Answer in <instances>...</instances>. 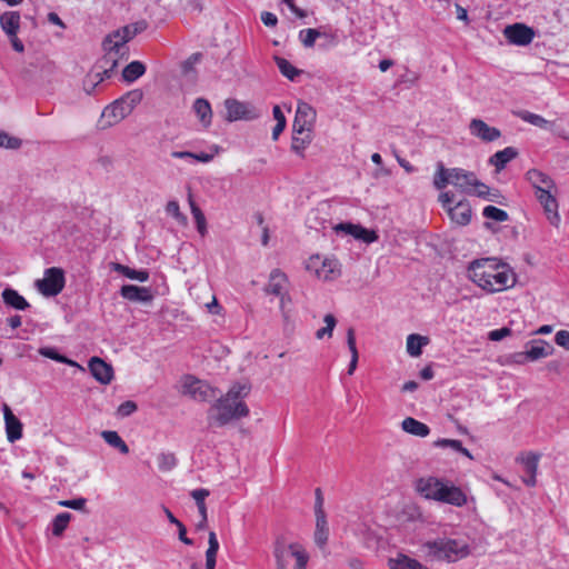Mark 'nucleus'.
<instances>
[{"instance_id":"nucleus-1","label":"nucleus","mask_w":569,"mask_h":569,"mask_svg":"<svg viewBox=\"0 0 569 569\" xmlns=\"http://www.w3.org/2000/svg\"><path fill=\"white\" fill-rule=\"evenodd\" d=\"M468 277L487 292H499L516 283V274L511 268L496 258H482L470 262Z\"/></svg>"},{"instance_id":"nucleus-2","label":"nucleus","mask_w":569,"mask_h":569,"mask_svg":"<svg viewBox=\"0 0 569 569\" xmlns=\"http://www.w3.org/2000/svg\"><path fill=\"white\" fill-rule=\"evenodd\" d=\"M249 389L243 385H234L229 391L220 397L208 411L210 426L222 427L234 419L249 415V408L243 402Z\"/></svg>"},{"instance_id":"nucleus-3","label":"nucleus","mask_w":569,"mask_h":569,"mask_svg":"<svg viewBox=\"0 0 569 569\" xmlns=\"http://www.w3.org/2000/svg\"><path fill=\"white\" fill-rule=\"evenodd\" d=\"M415 488L421 497L428 500L455 507H463L468 501L467 495L461 488L455 486L449 480L433 476L419 478L416 481Z\"/></svg>"},{"instance_id":"nucleus-4","label":"nucleus","mask_w":569,"mask_h":569,"mask_svg":"<svg viewBox=\"0 0 569 569\" xmlns=\"http://www.w3.org/2000/svg\"><path fill=\"white\" fill-rule=\"evenodd\" d=\"M272 553L277 569H289L292 560V569H306L309 561V555L300 543H288L283 537L276 539Z\"/></svg>"},{"instance_id":"nucleus-5","label":"nucleus","mask_w":569,"mask_h":569,"mask_svg":"<svg viewBox=\"0 0 569 569\" xmlns=\"http://www.w3.org/2000/svg\"><path fill=\"white\" fill-rule=\"evenodd\" d=\"M426 557L430 560L456 561L469 553L468 545L457 539H437L422 545Z\"/></svg>"},{"instance_id":"nucleus-6","label":"nucleus","mask_w":569,"mask_h":569,"mask_svg":"<svg viewBox=\"0 0 569 569\" xmlns=\"http://www.w3.org/2000/svg\"><path fill=\"white\" fill-rule=\"evenodd\" d=\"M476 177L471 171L461 168L447 169L442 162H439L433 176V186L436 189L442 190L450 183L459 191L470 193L472 184L476 183Z\"/></svg>"},{"instance_id":"nucleus-7","label":"nucleus","mask_w":569,"mask_h":569,"mask_svg":"<svg viewBox=\"0 0 569 569\" xmlns=\"http://www.w3.org/2000/svg\"><path fill=\"white\" fill-rule=\"evenodd\" d=\"M66 278L61 268L51 267L44 270L43 278L36 281V288L44 297H54L64 288Z\"/></svg>"},{"instance_id":"nucleus-8","label":"nucleus","mask_w":569,"mask_h":569,"mask_svg":"<svg viewBox=\"0 0 569 569\" xmlns=\"http://www.w3.org/2000/svg\"><path fill=\"white\" fill-rule=\"evenodd\" d=\"M224 108L227 111L226 120L234 122L239 120L251 121L261 116V112L250 102L239 101L237 99H226Z\"/></svg>"},{"instance_id":"nucleus-9","label":"nucleus","mask_w":569,"mask_h":569,"mask_svg":"<svg viewBox=\"0 0 569 569\" xmlns=\"http://www.w3.org/2000/svg\"><path fill=\"white\" fill-rule=\"evenodd\" d=\"M316 110L307 102L299 101L292 124L295 134H311L316 122Z\"/></svg>"},{"instance_id":"nucleus-10","label":"nucleus","mask_w":569,"mask_h":569,"mask_svg":"<svg viewBox=\"0 0 569 569\" xmlns=\"http://www.w3.org/2000/svg\"><path fill=\"white\" fill-rule=\"evenodd\" d=\"M183 393L188 395L196 401H210L216 398L217 391L209 383L196 379L192 376H187L183 381Z\"/></svg>"},{"instance_id":"nucleus-11","label":"nucleus","mask_w":569,"mask_h":569,"mask_svg":"<svg viewBox=\"0 0 569 569\" xmlns=\"http://www.w3.org/2000/svg\"><path fill=\"white\" fill-rule=\"evenodd\" d=\"M337 260L321 259L320 256H313L307 262V269L325 281L332 280L339 274Z\"/></svg>"},{"instance_id":"nucleus-12","label":"nucleus","mask_w":569,"mask_h":569,"mask_svg":"<svg viewBox=\"0 0 569 569\" xmlns=\"http://www.w3.org/2000/svg\"><path fill=\"white\" fill-rule=\"evenodd\" d=\"M503 34L510 43L516 46H527L535 38L533 29L523 23L507 26L503 30Z\"/></svg>"},{"instance_id":"nucleus-13","label":"nucleus","mask_w":569,"mask_h":569,"mask_svg":"<svg viewBox=\"0 0 569 569\" xmlns=\"http://www.w3.org/2000/svg\"><path fill=\"white\" fill-rule=\"evenodd\" d=\"M469 131L471 136L480 139L483 142H492L500 138L501 132L498 128L490 127L481 119H472L469 123Z\"/></svg>"},{"instance_id":"nucleus-14","label":"nucleus","mask_w":569,"mask_h":569,"mask_svg":"<svg viewBox=\"0 0 569 569\" xmlns=\"http://www.w3.org/2000/svg\"><path fill=\"white\" fill-rule=\"evenodd\" d=\"M537 199L542 206L545 213L547 216L548 221L558 227L560 223V216L558 212V202L557 199L551 194L550 190L545 189L540 190L539 193H536Z\"/></svg>"},{"instance_id":"nucleus-15","label":"nucleus","mask_w":569,"mask_h":569,"mask_svg":"<svg viewBox=\"0 0 569 569\" xmlns=\"http://www.w3.org/2000/svg\"><path fill=\"white\" fill-rule=\"evenodd\" d=\"M552 351V347L543 340H533L526 346V351L518 353L519 358L517 361L523 360L536 361L541 358L548 357Z\"/></svg>"},{"instance_id":"nucleus-16","label":"nucleus","mask_w":569,"mask_h":569,"mask_svg":"<svg viewBox=\"0 0 569 569\" xmlns=\"http://www.w3.org/2000/svg\"><path fill=\"white\" fill-rule=\"evenodd\" d=\"M88 367L93 378L102 385H109L113 379L112 367L99 357H92Z\"/></svg>"},{"instance_id":"nucleus-17","label":"nucleus","mask_w":569,"mask_h":569,"mask_svg":"<svg viewBox=\"0 0 569 569\" xmlns=\"http://www.w3.org/2000/svg\"><path fill=\"white\" fill-rule=\"evenodd\" d=\"M2 410L4 416L7 438L9 442L13 443L22 438V423L13 415L12 410L8 405L4 403Z\"/></svg>"},{"instance_id":"nucleus-18","label":"nucleus","mask_w":569,"mask_h":569,"mask_svg":"<svg viewBox=\"0 0 569 569\" xmlns=\"http://www.w3.org/2000/svg\"><path fill=\"white\" fill-rule=\"evenodd\" d=\"M128 41L130 40L124 37V29L120 28L104 38L102 47L104 51H114L121 56H127L126 43Z\"/></svg>"},{"instance_id":"nucleus-19","label":"nucleus","mask_w":569,"mask_h":569,"mask_svg":"<svg viewBox=\"0 0 569 569\" xmlns=\"http://www.w3.org/2000/svg\"><path fill=\"white\" fill-rule=\"evenodd\" d=\"M123 57L114 51H104L103 57L96 63L94 70L101 72L103 79H109L117 69L119 60Z\"/></svg>"},{"instance_id":"nucleus-20","label":"nucleus","mask_w":569,"mask_h":569,"mask_svg":"<svg viewBox=\"0 0 569 569\" xmlns=\"http://www.w3.org/2000/svg\"><path fill=\"white\" fill-rule=\"evenodd\" d=\"M335 230L337 232L343 231L345 233L352 236L355 239L363 240L367 243L373 242L377 239L375 231L350 222L339 223L335 227Z\"/></svg>"},{"instance_id":"nucleus-21","label":"nucleus","mask_w":569,"mask_h":569,"mask_svg":"<svg viewBox=\"0 0 569 569\" xmlns=\"http://www.w3.org/2000/svg\"><path fill=\"white\" fill-rule=\"evenodd\" d=\"M122 298L134 302H150L153 298L151 290L146 287L124 284L120 289Z\"/></svg>"},{"instance_id":"nucleus-22","label":"nucleus","mask_w":569,"mask_h":569,"mask_svg":"<svg viewBox=\"0 0 569 569\" xmlns=\"http://www.w3.org/2000/svg\"><path fill=\"white\" fill-rule=\"evenodd\" d=\"M447 212L451 221L458 226H467L471 220V207L466 200L457 202L453 207H448Z\"/></svg>"},{"instance_id":"nucleus-23","label":"nucleus","mask_w":569,"mask_h":569,"mask_svg":"<svg viewBox=\"0 0 569 569\" xmlns=\"http://www.w3.org/2000/svg\"><path fill=\"white\" fill-rule=\"evenodd\" d=\"M326 38L328 42L332 46L337 43V37L332 33L321 32L318 29H303L299 32V40L303 44L305 48H312L318 38Z\"/></svg>"},{"instance_id":"nucleus-24","label":"nucleus","mask_w":569,"mask_h":569,"mask_svg":"<svg viewBox=\"0 0 569 569\" xmlns=\"http://www.w3.org/2000/svg\"><path fill=\"white\" fill-rule=\"evenodd\" d=\"M130 114L129 108L121 103V98L107 106L102 117L108 119V124H114Z\"/></svg>"},{"instance_id":"nucleus-25","label":"nucleus","mask_w":569,"mask_h":569,"mask_svg":"<svg viewBox=\"0 0 569 569\" xmlns=\"http://www.w3.org/2000/svg\"><path fill=\"white\" fill-rule=\"evenodd\" d=\"M527 180L531 183V186L536 189V193H539L540 190H551L553 188L552 179L546 173L541 172L537 169H530L526 173Z\"/></svg>"},{"instance_id":"nucleus-26","label":"nucleus","mask_w":569,"mask_h":569,"mask_svg":"<svg viewBox=\"0 0 569 569\" xmlns=\"http://www.w3.org/2000/svg\"><path fill=\"white\" fill-rule=\"evenodd\" d=\"M192 109L204 128H208L212 121V109L208 100L197 98L192 104Z\"/></svg>"},{"instance_id":"nucleus-27","label":"nucleus","mask_w":569,"mask_h":569,"mask_svg":"<svg viewBox=\"0 0 569 569\" xmlns=\"http://www.w3.org/2000/svg\"><path fill=\"white\" fill-rule=\"evenodd\" d=\"M0 24L7 36H16L20 28V13L17 11H8L1 14Z\"/></svg>"},{"instance_id":"nucleus-28","label":"nucleus","mask_w":569,"mask_h":569,"mask_svg":"<svg viewBox=\"0 0 569 569\" xmlns=\"http://www.w3.org/2000/svg\"><path fill=\"white\" fill-rule=\"evenodd\" d=\"M1 296L7 306L17 310H26L30 307L29 302L14 289L6 288Z\"/></svg>"},{"instance_id":"nucleus-29","label":"nucleus","mask_w":569,"mask_h":569,"mask_svg":"<svg viewBox=\"0 0 569 569\" xmlns=\"http://www.w3.org/2000/svg\"><path fill=\"white\" fill-rule=\"evenodd\" d=\"M401 427L403 431L421 438L430 433V428L426 423L411 417L403 419Z\"/></svg>"},{"instance_id":"nucleus-30","label":"nucleus","mask_w":569,"mask_h":569,"mask_svg":"<svg viewBox=\"0 0 569 569\" xmlns=\"http://www.w3.org/2000/svg\"><path fill=\"white\" fill-rule=\"evenodd\" d=\"M518 152L512 147H507L503 150L497 151L490 157V164L495 166L498 171L502 170L508 162L517 157Z\"/></svg>"},{"instance_id":"nucleus-31","label":"nucleus","mask_w":569,"mask_h":569,"mask_svg":"<svg viewBox=\"0 0 569 569\" xmlns=\"http://www.w3.org/2000/svg\"><path fill=\"white\" fill-rule=\"evenodd\" d=\"M287 281V277L279 269H274L271 271L269 277L268 286L266 287V292L274 296H280L282 293L283 284Z\"/></svg>"},{"instance_id":"nucleus-32","label":"nucleus","mask_w":569,"mask_h":569,"mask_svg":"<svg viewBox=\"0 0 569 569\" xmlns=\"http://www.w3.org/2000/svg\"><path fill=\"white\" fill-rule=\"evenodd\" d=\"M329 528L326 515H316L315 542L318 547L323 548L328 541Z\"/></svg>"},{"instance_id":"nucleus-33","label":"nucleus","mask_w":569,"mask_h":569,"mask_svg":"<svg viewBox=\"0 0 569 569\" xmlns=\"http://www.w3.org/2000/svg\"><path fill=\"white\" fill-rule=\"evenodd\" d=\"M429 343V338L418 333H411L407 337V352L411 357H419L422 348Z\"/></svg>"},{"instance_id":"nucleus-34","label":"nucleus","mask_w":569,"mask_h":569,"mask_svg":"<svg viewBox=\"0 0 569 569\" xmlns=\"http://www.w3.org/2000/svg\"><path fill=\"white\" fill-rule=\"evenodd\" d=\"M39 353L46 358H49L51 360H54L60 363L68 365L70 367H76L81 371H84V368L80 366L78 362H76L72 359L67 358L63 355H60L56 348L52 347H41L39 349Z\"/></svg>"},{"instance_id":"nucleus-35","label":"nucleus","mask_w":569,"mask_h":569,"mask_svg":"<svg viewBox=\"0 0 569 569\" xmlns=\"http://www.w3.org/2000/svg\"><path fill=\"white\" fill-rule=\"evenodd\" d=\"M102 439L112 448L118 449L122 455L129 453V447L117 431L104 430L101 432Z\"/></svg>"},{"instance_id":"nucleus-36","label":"nucleus","mask_w":569,"mask_h":569,"mask_svg":"<svg viewBox=\"0 0 569 569\" xmlns=\"http://www.w3.org/2000/svg\"><path fill=\"white\" fill-rule=\"evenodd\" d=\"M113 270L123 274L131 280H138L146 282L149 279V272L147 270H137L121 263H113Z\"/></svg>"},{"instance_id":"nucleus-37","label":"nucleus","mask_w":569,"mask_h":569,"mask_svg":"<svg viewBox=\"0 0 569 569\" xmlns=\"http://www.w3.org/2000/svg\"><path fill=\"white\" fill-rule=\"evenodd\" d=\"M390 569H427L416 559L400 555L396 559L389 560Z\"/></svg>"},{"instance_id":"nucleus-38","label":"nucleus","mask_w":569,"mask_h":569,"mask_svg":"<svg viewBox=\"0 0 569 569\" xmlns=\"http://www.w3.org/2000/svg\"><path fill=\"white\" fill-rule=\"evenodd\" d=\"M144 72H146V67L142 62L132 61L122 70V78L127 82H133L138 78L143 76Z\"/></svg>"},{"instance_id":"nucleus-39","label":"nucleus","mask_w":569,"mask_h":569,"mask_svg":"<svg viewBox=\"0 0 569 569\" xmlns=\"http://www.w3.org/2000/svg\"><path fill=\"white\" fill-rule=\"evenodd\" d=\"M347 345L351 352V360L348 367V375H352L357 368L358 365V350L356 346V333L353 328H349L347 331Z\"/></svg>"},{"instance_id":"nucleus-40","label":"nucleus","mask_w":569,"mask_h":569,"mask_svg":"<svg viewBox=\"0 0 569 569\" xmlns=\"http://www.w3.org/2000/svg\"><path fill=\"white\" fill-rule=\"evenodd\" d=\"M274 61L282 76H284L291 81H293L296 77H298L302 72V70L297 69L284 58L274 57Z\"/></svg>"},{"instance_id":"nucleus-41","label":"nucleus","mask_w":569,"mask_h":569,"mask_svg":"<svg viewBox=\"0 0 569 569\" xmlns=\"http://www.w3.org/2000/svg\"><path fill=\"white\" fill-rule=\"evenodd\" d=\"M72 515L70 512H61L57 515L52 520V533L56 537H60L67 529Z\"/></svg>"},{"instance_id":"nucleus-42","label":"nucleus","mask_w":569,"mask_h":569,"mask_svg":"<svg viewBox=\"0 0 569 569\" xmlns=\"http://www.w3.org/2000/svg\"><path fill=\"white\" fill-rule=\"evenodd\" d=\"M519 116L523 121L542 129H550L552 126V122L546 120L543 117L529 111H522Z\"/></svg>"},{"instance_id":"nucleus-43","label":"nucleus","mask_w":569,"mask_h":569,"mask_svg":"<svg viewBox=\"0 0 569 569\" xmlns=\"http://www.w3.org/2000/svg\"><path fill=\"white\" fill-rule=\"evenodd\" d=\"M157 461L158 468L164 472L172 470L178 463L176 455L172 452H160L157 457Z\"/></svg>"},{"instance_id":"nucleus-44","label":"nucleus","mask_w":569,"mask_h":569,"mask_svg":"<svg viewBox=\"0 0 569 569\" xmlns=\"http://www.w3.org/2000/svg\"><path fill=\"white\" fill-rule=\"evenodd\" d=\"M164 513L169 522L174 525V527H178L179 540L188 546H191L193 541L187 537V529L184 525L180 520H178L168 508H164Z\"/></svg>"},{"instance_id":"nucleus-45","label":"nucleus","mask_w":569,"mask_h":569,"mask_svg":"<svg viewBox=\"0 0 569 569\" xmlns=\"http://www.w3.org/2000/svg\"><path fill=\"white\" fill-rule=\"evenodd\" d=\"M323 321L326 326L316 331V338L319 340L323 339L325 337L331 338L333 329L337 325V319L331 313L326 315Z\"/></svg>"},{"instance_id":"nucleus-46","label":"nucleus","mask_w":569,"mask_h":569,"mask_svg":"<svg viewBox=\"0 0 569 569\" xmlns=\"http://www.w3.org/2000/svg\"><path fill=\"white\" fill-rule=\"evenodd\" d=\"M482 214L487 219H491L498 222H505L509 219L507 211L499 209L495 206H487L483 208Z\"/></svg>"},{"instance_id":"nucleus-47","label":"nucleus","mask_w":569,"mask_h":569,"mask_svg":"<svg viewBox=\"0 0 569 569\" xmlns=\"http://www.w3.org/2000/svg\"><path fill=\"white\" fill-rule=\"evenodd\" d=\"M189 202H190L191 213L197 223V229H198L199 233L203 236L207 231L204 214L202 213L200 208L194 203V201L191 198L189 199Z\"/></svg>"},{"instance_id":"nucleus-48","label":"nucleus","mask_w":569,"mask_h":569,"mask_svg":"<svg viewBox=\"0 0 569 569\" xmlns=\"http://www.w3.org/2000/svg\"><path fill=\"white\" fill-rule=\"evenodd\" d=\"M103 77L101 72H91L83 80V90L88 94H92L94 92L96 87L103 81Z\"/></svg>"},{"instance_id":"nucleus-49","label":"nucleus","mask_w":569,"mask_h":569,"mask_svg":"<svg viewBox=\"0 0 569 569\" xmlns=\"http://www.w3.org/2000/svg\"><path fill=\"white\" fill-rule=\"evenodd\" d=\"M141 100L142 92L140 90H132L121 97V103H124L126 108H129L130 113Z\"/></svg>"},{"instance_id":"nucleus-50","label":"nucleus","mask_w":569,"mask_h":569,"mask_svg":"<svg viewBox=\"0 0 569 569\" xmlns=\"http://www.w3.org/2000/svg\"><path fill=\"white\" fill-rule=\"evenodd\" d=\"M122 28L124 29V37L131 40L133 37L144 31L148 28V23L146 20H139Z\"/></svg>"},{"instance_id":"nucleus-51","label":"nucleus","mask_w":569,"mask_h":569,"mask_svg":"<svg viewBox=\"0 0 569 569\" xmlns=\"http://www.w3.org/2000/svg\"><path fill=\"white\" fill-rule=\"evenodd\" d=\"M58 505L64 508H70L86 513L88 512V510L86 509L87 499L82 497L69 500H60Z\"/></svg>"},{"instance_id":"nucleus-52","label":"nucleus","mask_w":569,"mask_h":569,"mask_svg":"<svg viewBox=\"0 0 569 569\" xmlns=\"http://www.w3.org/2000/svg\"><path fill=\"white\" fill-rule=\"evenodd\" d=\"M310 142H311V134H307V133L295 134L293 133L291 148L296 152H302L307 148V146L310 144Z\"/></svg>"},{"instance_id":"nucleus-53","label":"nucleus","mask_w":569,"mask_h":569,"mask_svg":"<svg viewBox=\"0 0 569 569\" xmlns=\"http://www.w3.org/2000/svg\"><path fill=\"white\" fill-rule=\"evenodd\" d=\"M166 212L173 217L178 222L186 223L187 217L181 213L178 201L171 200L166 206Z\"/></svg>"},{"instance_id":"nucleus-54","label":"nucleus","mask_w":569,"mask_h":569,"mask_svg":"<svg viewBox=\"0 0 569 569\" xmlns=\"http://www.w3.org/2000/svg\"><path fill=\"white\" fill-rule=\"evenodd\" d=\"M539 462V456L536 453H529L522 458V463L526 473H537Z\"/></svg>"},{"instance_id":"nucleus-55","label":"nucleus","mask_w":569,"mask_h":569,"mask_svg":"<svg viewBox=\"0 0 569 569\" xmlns=\"http://www.w3.org/2000/svg\"><path fill=\"white\" fill-rule=\"evenodd\" d=\"M21 146V140L16 137H11L8 133L0 131V147L7 149H18Z\"/></svg>"},{"instance_id":"nucleus-56","label":"nucleus","mask_w":569,"mask_h":569,"mask_svg":"<svg viewBox=\"0 0 569 569\" xmlns=\"http://www.w3.org/2000/svg\"><path fill=\"white\" fill-rule=\"evenodd\" d=\"M470 193L471 194H476V196H478L480 198H483V199H492L490 197L491 189L487 184L480 182L477 178H476V183L472 184V190H471Z\"/></svg>"},{"instance_id":"nucleus-57","label":"nucleus","mask_w":569,"mask_h":569,"mask_svg":"<svg viewBox=\"0 0 569 569\" xmlns=\"http://www.w3.org/2000/svg\"><path fill=\"white\" fill-rule=\"evenodd\" d=\"M202 58L200 52L192 53L183 63H182V72L184 74L193 71L194 64H197Z\"/></svg>"},{"instance_id":"nucleus-58","label":"nucleus","mask_w":569,"mask_h":569,"mask_svg":"<svg viewBox=\"0 0 569 569\" xmlns=\"http://www.w3.org/2000/svg\"><path fill=\"white\" fill-rule=\"evenodd\" d=\"M137 408L138 407L136 402L127 400L118 407V415L120 417H128L132 415L134 411H137Z\"/></svg>"},{"instance_id":"nucleus-59","label":"nucleus","mask_w":569,"mask_h":569,"mask_svg":"<svg viewBox=\"0 0 569 569\" xmlns=\"http://www.w3.org/2000/svg\"><path fill=\"white\" fill-rule=\"evenodd\" d=\"M208 545H209V547L206 551V555L217 556L218 550H219V541L217 539L216 532H213V531L209 532Z\"/></svg>"},{"instance_id":"nucleus-60","label":"nucleus","mask_w":569,"mask_h":569,"mask_svg":"<svg viewBox=\"0 0 569 569\" xmlns=\"http://www.w3.org/2000/svg\"><path fill=\"white\" fill-rule=\"evenodd\" d=\"M209 495L210 491L204 488L194 489L190 492V496L194 499L197 506L204 505V500Z\"/></svg>"},{"instance_id":"nucleus-61","label":"nucleus","mask_w":569,"mask_h":569,"mask_svg":"<svg viewBox=\"0 0 569 569\" xmlns=\"http://www.w3.org/2000/svg\"><path fill=\"white\" fill-rule=\"evenodd\" d=\"M555 341L558 346L569 350V331L559 330L555 336Z\"/></svg>"},{"instance_id":"nucleus-62","label":"nucleus","mask_w":569,"mask_h":569,"mask_svg":"<svg viewBox=\"0 0 569 569\" xmlns=\"http://www.w3.org/2000/svg\"><path fill=\"white\" fill-rule=\"evenodd\" d=\"M510 335H511V329L503 327V328L490 331L489 339L492 341H500L505 337L510 336Z\"/></svg>"},{"instance_id":"nucleus-63","label":"nucleus","mask_w":569,"mask_h":569,"mask_svg":"<svg viewBox=\"0 0 569 569\" xmlns=\"http://www.w3.org/2000/svg\"><path fill=\"white\" fill-rule=\"evenodd\" d=\"M455 194L451 191L441 192L439 194V202L441 203L442 208L448 211V207H452L451 203L453 202Z\"/></svg>"},{"instance_id":"nucleus-64","label":"nucleus","mask_w":569,"mask_h":569,"mask_svg":"<svg viewBox=\"0 0 569 569\" xmlns=\"http://www.w3.org/2000/svg\"><path fill=\"white\" fill-rule=\"evenodd\" d=\"M261 20L267 27H276L278 23L277 16L268 11L261 13Z\"/></svg>"}]
</instances>
